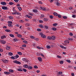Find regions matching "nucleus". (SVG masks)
Wrapping results in <instances>:
<instances>
[{"label": "nucleus", "instance_id": "f257e3e1", "mask_svg": "<svg viewBox=\"0 0 76 76\" xmlns=\"http://www.w3.org/2000/svg\"><path fill=\"white\" fill-rule=\"evenodd\" d=\"M59 1L58 0H56L55 2V4L56 6H59L60 5V3L59 2Z\"/></svg>", "mask_w": 76, "mask_h": 76}, {"label": "nucleus", "instance_id": "f03ea898", "mask_svg": "<svg viewBox=\"0 0 76 76\" xmlns=\"http://www.w3.org/2000/svg\"><path fill=\"white\" fill-rule=\"evenodd\" d=\"M39 35H41V37H42V38H46V36H45V35L43 34L42 33H40L39 34Z\"/></svg>", "mask_w": 76, "mask_h": 76}, {"label": "nucleus", "instance_id": "7ed1b4c3", "mask_svg": "<svg viewBox=\"0 0 76 76\" xmlns=\"http://www.w3.org/2000/svg\"><path fill=\"white\" fill-rule=\"evenodd\" d=\"M2 9L3 10H7L8 8H7V7L3 6L2 7Z\"/></svg>", "mask_w": 76, "mask_h": 76}, {"label": "nucleus", "instance_id": "20e7f679", "mask_svg": "<svg viewBox=\"0 0 76 76\" xmlns=\"http://www.w3.org/2000/svg\"><path fill=\"white\" fill-rule=\"evenodd\" d=\"M1 43L2 44H6V41H5L4 40H0V41Z\"/></svg>", "mask_w": 76, "mask_h": 76}, {"label": "nucleus", "instance_id": "39448f33", "mask_svg": "<svg viewBox=\"0 0 76 76\" xmlns=\"http://www.w3.org/2000/svg\"><path fill=\"white\" fill-rule=\"evenodd\" d=\"M23 68H25V69H26V68L27 69H28V65L27 64H24L23 65Z\"/></svg>", "mask_w": 76, "mask_h": 76}, {"label": "nucleus", "instance_id": "423d86ee", "mask_svg": "<svg viewBox=\"0 0 76 76\" xmlns=\"http://www.w3.org/2000/svg\"><path fill=\"white\" fill-rule=\"evenodd\" d=\"M32 68H33L32 66L28 65L27 69H28L29 70H31V69H32Z\"/></svg>", "mask_w": 76, "mask_h": 76}, {"label": "nucleus", "instance_id": "0eeeda50", "mask_svg": "<svg viewBox=\"0 0 76 76\" xmlns=\"http://www.w3.org/2000/svg\"><path fill=\"white\" fill-rule=\"evenodd\" d=\"M4 73L5 75H10V73L9 72H4Z\"/></svg>", "mask_w": 76, "mask_h": 76}, {"label": "nucleus", "instance_id": "6e6552de", "mask_svg": "<svg viewBox=\"0 0 76 76\" xmlns=\"http://www.w3.org/2000/svg\"><path fill=\"white\" fill-rule=\"evenodd\" d=\"M1 5H6L7 3L5 2H1Z\"/></svg>", "mask_w": 76, "mask_h": 76}, {"label": "nucleus", "instance_id": "1a4fd4ad", "mask_svg": "<svg viewBox=\"0 0 76 76\" xmlns=\"http://www.w3.org/2000/svg\"><path fill=\"white\" fill-rule=\"evenodd\" d=\"M38 60H39V61H40V62L42 61V58L41 57H39L38 58Z\"/></svg>", "mask_w": 76, "mask_h": 76}, {"label": "nucleus", "instance_id": "9d476101", "mask_svg": "<svg viewBox=\"0 0 76 76\" xmlns=\"http://www.w3.org/2000/svg\"><path fill=\"white\" fill-rule=\"evenodd\" d=\"M26 18H28L29 19H32V17L28 15H26Z\"/></svg>", "mask_w": 76, "mask_h": 76}, {"label": "nucleus", "instance_id": "9b49d317", "mask_svg": "<svg viewBox=\"0 0 76 76\" xmlns=\"http://www.w3.org/2000/svg\"><path fill=\"white\" fill-rule=\"evenodd\" d=\"M60 47L62 48H64V49H65V50H66L67 49V48L66 47H64V46H63V45H61L60 46Z\"/></svg>", "mask_w": 76, "mask_h": 76}, {"label": "nucleus", "instance_id": "f8f14e48", "mask_svg": "<svg viewBox=\"0 0 76 76\" xmlns=\"http://www.w3.org/2000/svg\"><path fill=\"white\" fill-rule=\"evenodd\" d=\"M6 38V36L5 35H4L1 36V39H3L4 38Z\"/></svg>", "mask_w": 76, "mask_h": 76}, {"label": "nucleus", "instance_id": "ddd939ff", "mask_svg": "<svg viewBox=\"0 0 76 76\" xmlns=\"http://www.w3.org/2000/svg\"><path fill=\"white\" fill-rule=\"evenodd\" d=\"M33 12L34 13H37V12H38V11L37 9H34L33 10Z\"/></svg>", "mask_w": 76, "mask_h": 76}, {"label": "nucleus", "instance_id": "4468645a", "mask_svg": "<svg viewBox=\"0 0 76 76\" xmlns=\"http://www.w3.org/2000/svg\"><path fill=\"white\" fill-rule=\"evenodd\" d=\"M44 27L46 29H48V28H49V27H48V26H47V25H45H45L44 26Z\"/></svg>", "mask_w": 76, "mask_h": 76}, {"label": "nucleus", "instance_id": "2eb2a0df", "mask_svg": "<svg viewBox=\"0 0 76 76\" xmlns=\"http://www.w3.org/2000/svg\"><path fill=\"white\" fill-rule=\"evenodd\" d=\"M8 61L7 60H4L3 61V62L4 63H8Z\"/></svg>", "mask_w": 76, "mask_h": 76}, {"label": "nucleus", "instance_id": "dca6fc26", "mask_svg": "<svg viewBox=\"0 0 76 76\" xmlns=\"http://www.w3.org/2000/svg\"><path fill=\"white\" fill-rule=\"evenodd\" d=\"M51 37L52 39H53V40H54V39H56V37L54 36H52V37Z\"/></svg>", "mask_w": 76, "mask_h": 76}, {"label": "nucleus", "instance_id": "f3484780", "mask_svg": "<svg viewBox=\"0 0 76 76\" xmlns=\"http://www.w3.org/2000/svg\"><path fill=\"white\" fill-rule=\"evenodd\" d=\"M9 72H11V73H13L14 72V71H13V69H10L9 70Z\"/></svg>", "mask_w": 76, "mask_h": 76}, {"label": "nucleus", "instance_id": "a211bd4d", "mask_svg": "<svg viewBox=\"0 0 76 76\" xmlns=\"http://www.w3.org/2000/svg\"><path fill=\"white\" fill-rule=\"evenodd\" d=\"M64 43L65 44L66 43H68V44H69V42H70V41H69L68 40H65L64 42Z\"/></svg>", "mask_w": 76, "mask_h": 76}, {"label": "nucleus", "instance_id": "6ab92c4d", "mask_svg": "<svg viewBox=\"0 0 76 76\" xmlns=\"http://www.w3.org/2000/svg\"><path fill=\"white\" fill-rule=\"evenodd\" d=\"M8 54L9 56H13V53L9 52L8 53Z\"/></svg>", "mask_w": 76, "mask_h": 76}, {"label": "nucleus", "instance_id": "aec40b11", "mask_svg": "<svg viewBox=\"0 0 76 76\" xmlns=\"http://www.w3.org/2000/svg\"><path fill=\"white\" fill-rule=\"evenodd\" d=\"M10 37H12V38H13V37H15V36L13 34H10Z\"/></svg>", "mask_w": 76, "mask_h": 76}, {"label": "nucleus", "instance_id": "412c9836", "mask_svg": "<svg viewBox=\"0 0 76 76\" xmlns=\"http://www.w3.org/2000/svg\"><path fill=\"white\" fill-rule=\"evenodd\" d=\"M49 18L50 19H53L54 18V16H53V15H51L49 16Z\"/></svg>", "mask_w": 76, "mask_h": 76}, {"label": "nucleus", "instance_id": "4be33fe9", "mask_svg": "<svg viewBox=\"0 0 76 76\" xmlns=\"http://www.w3.org/2000/svg\"><path fill=\"white\" fill-rule=\"evenodd\" d=\"M52 30H53V31H57V28H52Z\"/></svg>", "mask_w": 76, "mask_h": 76}, {"label": "nucleus", "instance_id": "5701e85b", "mask_svg": "<svg viewBox=\"0 0 76 76\" xmlns=\"http://www.w3.org/2000/svg\"><path fill=\"white\" fill-rule=\"evenodd\" d=\"M5 31L7 32H10V30L8 29H6L5 30Z\"/></svg>", "mask_w": 76, "mask_h": 76}, {"label": "nucleus", "instance_id": "b1692460", "mask_svg": "<svg viewBox=\"0 0 76 76\" xmlns=\"http://www.w3.org/2000/svg\"><path fill=\"white\" fill-rule=\"evenodd\" d=\"M10 46H8L6 47V49L7 50H9L10 49Z\"/></svg>", "mask_w": 76, "mask_h": 76}, {"label": "nucleus", "instance_id": "393cba45", "mask_svg": "<svg viewBox=\"0 0 76 76\" xmlns=\"http://www.w3.org/2000/svg\"><path fill=\"white\" fill-rule=\"evenodd\" d=\"M47 39H49V40H51V39H52L51 37L50 36L48 37H47Z\"/></svg>", "mask_w": 76, "mask_h": 76}, {"label": "nucleus", "instance_id": "a878e982", "mask_svg": "<svg viewBox=\"0 0 76 76\" xmlns=\"http://www.w3.org/2000/svg\"><path fill=\"white\" fill-rule=\"evenodd\" d=\"M72 18H75L76 17V15H75L72 14Z\"/></svg>", "mask_w": 76, "mask_h": 76}, {"label": "nucleus", "instance_id": "bb28decb", "mask_svg": "<svg viewBox=\"0 0 76 76\" xmlns=\"http://www.w3.org/2000/svg\"><path fill=\"white\" fill-rule=\"evenodd\" d=\"M69 35L71 37H73V33H72V32H70L69 34Z\"/></svg>", "mask_w": 76, "mask_h": 76}, {"label": "nucleus", "instance_id": "cd10ccee", "mask_svg": "<svg viewBox=\"0 0 76 76\" xmlns=\"http://www.w3.org/2000/svg\"><path fill=\"white\" fill-rule=\"evenodd\" d=\"M18 54H19V55H22V53L20 52H18L17 53Z\"/></svg>", "mask_w": 76, "mask_h": 76}, {"label": "nucleus", "instance_id": "c85d7f7f", "mask_svg": "<svg viewBox=\"0 0 76 76\" xmlns=\"http://www.w3.org/2000/svg\"><path fill=\"white\" fill-rule=\"evenodd\" d=\"M53 15H54L55 16H57L58 14H57V13H56V12H54L53 13Z\"/></svg>", "mask_w": 76, "mask_h": 76}, {"label": "nucleus", "instance_id": "c756f323", "mask_svg": "<svg viewBox=\"0 0 76 76\" xmlns=\"http://www.w3.org/2000/svg\"><path fill=\"white\" fill-rule=\"evenodd\" d=\"M39 27L40 28H44V26L42 25H39Z\"/></svg>", "mask_w": 76, "mask_h": 76}, {"label": "nucleus", "instance_id": "7c9ffc66", "mask_svg": "<svg viewBox=\"0 0 76 76\" xmlns=\"http://www.w3.org/2000/svg\"><path fill=\"white\" fill-rule=\"evenodd\" d=\"M46 47L47 48H48V49H49V48H51V46H50V45H47L46 46Z\"/></svg>", "mask_w": 76, "mask_h": 76}, {"label": "nucleus", "instance_id": "2f4dec72", "mask_svg": "<svg viewBox=\"0 0 76 76\" xmlns=\"http://www.w3.org/2000/svg\"><path fill=\"white\" fill-rule=\"evenodd\" d=\"M17 36L18 37H19V38H21L22 37V35L20 34H18Z\"/></svg>", "mask_w": 76, "mask_h": 76}, {"label": "nucleus", "instance_id": "473e14b6", "mask_svg": "<svg viewBox=\"0 0 76 76\" xmlns=\"http://www.w3.org/2000/svg\"><path fill=\"white\" fill-rule=\"evenodd\" d=\"M23 42L24 43V44H28V41L25 40H24L23 41Z\"/></svg>", "mask_w": 76, "mask_h": 76}, {"label": "nucleus", "instance_id": "72a5a7b5", "mask_svg": "<svg viewBox=\"0 0 76 76\" xmlns=\"http://www.w3.org/2000/svg\"><path fill=\"white\" fill-rule=\"evenodd\" d=\"M48 19L47 18H45L44 19V20L45 21V22H47L48 21Z\"/></svg>", "mask_w": 76, "mask_h": 76}, {"label": "nucleus", "instance_id": "f704fd0d", "mask_svg": "<svg viewBox=\"0 0 76 76\" xmlns=\"http://www.w3.org/2000/svg\"><path fill=\"white\" fill-rule=\"evenodd\" d=\"M8 23L9 24H12V23H12V21H8Z\"/></svg>", "mask_w": 76, "mask_h": 76}, {"label": "nucleus", "instance_id": "c9c22d12", "mask_svg": "<svg viewBox=\"0 0 76 76\" xmlns=\"http://www.w3.org/2000/svg\"><path fill=\"white\" fill-rule=\"evenodd\" d=\"M23 61H25V62H26L27 61V59H26V58H23Z\"/></svg>", "mask_w": 76, "mask_h": 76}, {"label": "nucleus", "instance_id": "e433bc0d", "mask_svg": "<svg viewBox=\"0 0 76 76\" xmlns=\"http://www.w3.org/2000/svg\"><path fill=\"white\" fill-rule=\"evenodd\" d=\"M9 18V19H13V17L12 16H10Z\"/></svg>", "mask_w": 76, "mask_h": 76}, {"label": "nucleus", "instance_id": "4c0bfd02", "mask_svg": "<svg viewBox=\"0 0 76 76\" xmlns=\"http://www.w3.org/2000/svg\"><path fill=\"white\" fill-rule=\"evenodd\" d=\"M14 4V3L12 2H10L9 3V4H10V5H13V4Z\"/></svg>", "mask_w": 76, "mask_h": 76}, {"label": "nucleus", "instance_id": "58836bf2", "mask_svg": "<svg viewBox=\"0 0 76 76\" xmlns=\"http://www.w3.org/2000/svg\"><path fill=\"white\" fill-rule=\"evenodd\" d=\"M13 41L15 42H16L17 41H18V39H14Z\"/></svg>", "mask_w": 76, "mask_h": 76}, {"label": "nucleus", "instance_id": "ea45409f", "mask_svg": "<svg viewBox=\"0 0 76 76\" xmlns=\"http://www.w3.org/2000/svg\"><path fill=\"white\" fill-rule=\"evenodd\" d=\"M34 39L36 40V41H39V39L38 38H36L35 37Z\"/></svg>", "mask_w": 76, "mask_h": 76}, {"label": "nucleus", "instance_id": "a19ab883", "mask_svg": "<svg viewBox=\"0 0 76 76\" xmlns=\"http://www.w3.org/2000/svg\"><path fill=\"white\" fill-rule=\"evenodd\" d=\"M17 8L19 10H22V8L20 7H17Z\"/></svg>", "mask_w": 76, "mask_h": 76}, {"label": "nucleus", "instance_id": "79ce46f5", "mask_svg": "<svg viewBox=\"0 0 76 76\" xmlns=\"http://www.w3.org/2000/svg\"><path fill=\"white\" fill-rule=\"evenodd\" d=\"M23 70L24 72H27V70L25 68H23Z\"/></svg>", "mask_w": 76, "mask_h": 76}, {"label": "nucleus", "instance_id": "37998d69", "mask_svg": "<svg viewBox=\"0 0 76 76\" xmlns=\"http://www.w3.org/2000/svg\"><path fill=\"white\" fill-rule=\"evenodd\" d=\"M15 15H20V13L19 12H15Z\"/></svg>", "mask_w": 76, "mask_h": 76}, {"label": "nucleus", "instance_id": "c03bdc74", "mask_svg": "<svg viewBox=\"0 0 76 76\" xmlns=\"http://www.w3.org/2000/svg\"><path fill=\"white\" fill-rule=\"evenodd\" d=\"M16 64H21V63H20V62L17 61V63H16Z\"/></svg>", "mask_w": 76, "mask_h": 76}, {"label": "nucleus", "instance_id": "a18cd8bd", "mask_svg": "<svg viewBox=\"0 0 76 76\" xmlns=\"http://www.w3.org/2000/svg\"><path fill=\"white\" fill-rule=\"evenodd\" d=\"M18 71H19L20 72H22L23 71V70L20 69H18Z\"/></svg>", "mask_w": 76, "mask_h": 76}, {"label": "nucleus", "instance_id": "49530a36", "mask_svg": "<svg viewBox=\"0 0 76 76\" xmlns=\"http://www.w3.org/2000/svg\"><path fill=\"white\" fill-rule=\"evenodd\" d=\"M34 67L35 69H38V66H37V65H35V66H34Z\"/></svg>", "mask_w": 76, "mask_h": 76}, {"label": "nucleus", "instance_id": "de8ad7c7", "mask_svg": "<svg viewBox=\"0 0 76 76\" xmlns=\"http://www.w3.org/2000/svg\"><path fill=\"white\" fill-rule=\"evenodd\" d=\"M58 24L57 23H55L53 24V26H56Z\"/></svg>", "mask_w": 76, "mask_h": 76}, {"label": "nucleus", "instance_id": "09e8293b", "mask_svg": "<svg viewBox=\"0 0 76 76\" xmlns=\"http://www.w3.org/2000/svg\"><path fill=\"white\" fill-rule=\"evenodd\" d=\"M30 37L31 38H32V39H35V37H34V36H31Z\"/></svg>", "mask_w": 76, "mask_h": 76}, {"label": "nucleus", "instance_id": "8fccbe9b", "mask_svg": "<svg viewBox=\"0 0 76 76\" xmlns=\"http://www.w3.org/2000/svg\"><path fill=\"white\" fill-rule=\"evenodd\" d=\"M8 26L10 27H12V26H13V25H12V24H9L8 25Z\"/></svg>", "mask_w": 76, "mask_h": 76}, {"label": "nucleus", "instance_id": "3c124183", "mask_svg": "<svg viewBox=\"0 0 76 76\" xmlns=\"http://www.w3.org/2000/svg\"><path fill=\"white\" fill-rule=\"evenodd\" d=\"M57 16L59 18H61V15H58Z\"/></svg>", "mask_w": 76, "mask_h": 76}, {"label": "nucleus", "instance_id": "603ef678", "mask_svg": "<svg viewBox=\"0 0 76 76\" xmlns=\"http://www.w3.org/2000/svg\"><path fill=\"white\" fill-rule=\"evenodd\" d=\"M42 10H43V11H46L47 10H46V9L44 7H43L42 9Z\"/></svg>", "mask_w": 76, "mask_h": 76}, {"label": "nucleus", "instance_id": "864d4df0", "mask_svg": "<svg viewBox=\"0 0 76 76\" xmlns=\"http://www.w3.org/2000/svg\"><path fill=\"white\" fill-rule=\"evenodd\" d=\"M68 39L69 40V41H72V38H70V37H68Z\"/></svg>", "mask_w": 76, "mask_h": 76}, {"label": "nucleus", "instance_id": "5fc2aeb1", "mask_svg": "<svg viewBox=\"0 0 76 76\" xmlns=\"http://www.w3.org/2000/svg\"><path fill=\"white\" fill-rule=\"evenodd\" d=\"M3 51V49L1 48H0V52L1 53Z\"/></svg>", "mask_w": 76, "mask_h": 76}, {"label": "nucleus", "instance_id": "6e6d98bb", "mask_svg": "<svg viewBox=\"0 0 76 76\" xmlns=\"http://www.w3.org/2000/svg\"><path fill=\"white\" fill-rule=\"evenodd\" d=\"M63 18L64 19H67V16H64L63 17Z\"/></svg>", "mask_w": 76, "mask_h": 76}, {"label": "nucleus", "instance_id": "4d7b16f0", "mask_svg": "<svg viewBox=\"0 0 76 76\" xmlns=\"http://www.w3.org/2000/svg\"><path fill=\"white\" fill-rule=\"evenodd\" d=\"M66 61L68 62V63H70L71 62V61H70V60H66Z\"/></svg>", "mask_w": 76, "mask_h": 76}, {"label": "nucleus", "instance_id": "13d9d810", "mask_svg": "<svg viewBox=\"0 0 76 76\" xmlns=\"http://www.w3.org/2000/svg\"><path fill=\"white\" fill-rule=\"evenodd\" d=\"M60 64H63V61H60Z\"/></svg>", "mask_w": 76, "mask_h": 76}, {"label": "nucleus", "instance_id": "bf43d9fd", "mask_svg": "<svg viewBox=\"0 0 76 76\" xmlns=\"http://www.w3.org/2000/svg\"><path fill=\"white\" fill-rule=\"evenodd\" d=\"M58 74L59 75H61V74H63V72H58Z\"/></svg>", "mask_w": 76, "mask_h": 76}, {"label": "nucleus", "instance_id": "052dcab7", "mask_svg": "<svg viewBox=\"0 0 76 76\" xmlns=\"http://www.w3.org/2000/svg\"><path fill=\"white\" fill-rule=\"evenodd\" d=\"M69 26H72V25H73V23H69Z\"/></svg>", "mask_w": 76, "mask_h": 76}, {"label": "nucleus", "instance_id": "680f3d73", "mask_svg": "<svg viewBox=\"0 0 76 76\" xmlns=\"http://www.w3.org/2000/svg\"><path fill=\"white\" fill-rule=\"evenodd\" d=\"M23 47H26V45H23L22 46Z\"/></svg>", "mask_w": 76, "mask_h": 76}, {"label": "nucleus", "instance_id": "e2e57ef3", "mask_svg": "<svg viewBox=\"0 0 76 76\" xmlns=\"http://www.w3.org/2000/svg\"><path fill=\"white\" fill-rule=\"evenodd\" d=\"M11 59H13V60H15V58L14 57L12 56L11 57Z\"/></svg>", "mask_w": 76, "mask_h": 76}, {"label": "nucleus", "instance_id": "0e129e2a", "mask_svg": "<svg viewBox=\"0 0 76 76\" xmlns=\"http://www.w3.org/2000/svg\"><path fill=\"white\" fill-rule=\"evenodd\" d=\"M19 57V55H18V54H17L15 56V57H16V58H18Z\"/></svg>", "mask_w": 76, "mask_h": 76}, {"label": "nucleus", "instance_id": "69168bd1", "mask_svg": "<svg viewBox=\"0 0 76 76\" xmlns=\"http://www.w3.org/2000/svg\"><path fill=\"white\" fill-rule=\"evenodd\" d=\"M40 55H41V53H37V56H39Z\"/></svg>", "mask_w": 76, "mask_h": 76}, {"label": "nucleus", "instance_id": "338daca9", "mask_svg": "<svg viewBox=\"0 0 76 76\" xmlns=\"http://www.w3.org/2000/svg\"><path fill=\"white\" fill-rule=\"evenodd\" d=\"M37 48H38V49H41V48L39 46H37Z\"/></svg>", "mask_w": 76, "mask_h": 76}, {"label": "nucleus", "instance_id": "774afa93", "mask_svg": "<svg viewBox=\"0 0 76 76\" xmlns=\"http://www.w3.org/2000/svg\"><path fill=\"white\" fill-rule=\"evenodd\" d=\"M39 22L40 23H43V21L41 20H39Z\"/></svg>", "mask_w": 76, "mask_h": 76}]
</instances>
